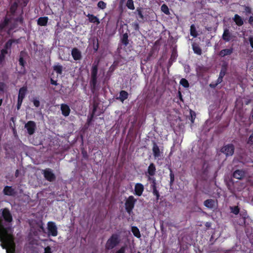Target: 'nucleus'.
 Segmentation results:
<instances>
[{"label":"nucleus","mask_w":253,"mask_h":253,"mask_svg":"<svg viewBox=\"0 0 253 253\" xmlns=\"http://www.w3.org/2000/svg\"><path fill=\"white\" fill-rule=\"evenodd\" d=\"M248 23L253 27V16H251L248 20Z\"/></svg>","instance_id":"56"},{"label":"nucleus","mask_w":253,"mask_h":253,"mask_svg":"<svg viewBox=\"0 0 253 253\" xmlns=\"http://www.w3.org/2000/svg\"><path fill=\"white\" fill-rule=\"evenodd\" d=\"M244 176L245 172L243 170H236L233 173V177L238 179H242Z\"/></svg>","instance_id":"18"},{"label":"nucleus","mask_w":253,"mask_h":253,"mask_svg":"<svg viewBox=\"0 0 253 253\" xmlns=\"http://www.w3.org/2000/svg\"><path fill=\"white\" fill-rule=\"evenodd\" d=\"M97 6L102 9H104L106 7V3L103 1H99L97 3Z\"/></svg>","instance_id":"43"},{"label":"nucleus","mask_w":253,"mask_h":253,"mask_svg":"<svg viewBox=\"0 0 253 253\" xmlns=\"http://www.w3.org/2000/svg\"><path fill=\"white\" fill-rule=\"evenodd\" d=\"M126 6L130 10H134L135 8L133 0H127Z\"/></svg>","instance_id":"37"},{"label":"nucleus","mask_w":253,"mask_h":253,"mask_svg":"<svg viewBox=\"0 0 253 253\" xmlns=\"http://www.w3.org/2000/svg\"><path fill=\"white\" fill-rule=\"evenodd\" d=\"M120 242L119 236L117 234H113L108 239L105 245V249L110 250L116 247Z\"/></svg>","instance_id":"3"},{"label":"nucleus","mask_w":253,"mask_h":253,"mask_svg":"<svg viewBox=\"0 0 253 253\" xmlns=\"http://www.w3.org/2000/svg\"><path fill=\"white\" fill-rule=\"evenodd\" d=\"M233 48L231 47L229 48H226L220 50L218 55L221 57H224L226 56L230 55L233 52Z\"/></svg>","instance_id":"15"},{"label":"nucleus","mask_w":253,"mask_h":253,"mask_svg":"<svg viewBox=\"0 0 253 253\" xmlns=\"http://www.w3.org/2000/svg\"><path fill=\"white\" fill-rule=\"evenodd\" d=\"M148 180L151 182L152 184L151 185V187L152 189H153L154 187H157V183H156V180L155 178L148 176Z\"/></svg>","instance_id":"38"},{"label":"nucleus","mask_w":253,"mask_h":253,"mask_svg":"<svg viewBox=\"0 0 253 253\" xmlns=\"http://www.w3.org/2000/svg\"><path fill=\"white\" fill-rule=\"evenodd\" d=\"M86 16L88 18L89 22L96 23L97 25L100 23L99 19L93 14H88Z\"/></svg>","instance_id":"24"},{"label":"nucleus","mask_w":253,"mask_h":253,"mask_svg":"<svg viewBox=\"0 0 253 253\" xmlns=\"http://www.w3.org/2000/svg\"><path fill=\"white\" fill-rule=\"evenodd\" d=\"M50 83H51V84L54 85H57L58 84L57 81L54 80L52 79H50Z\"/></svg>","instance_id":"61"},{"label":"nucleus","mask_w":253,"mask_h":253,"mask_svg":"<svg viewBox=\"0 0 253 253\" xmlns=\"http://www.w3.org/2000/svg\"><path fill=\"white\" fill-rule=\"evenodd\" d=\"M122 43L125 45V46H127L128 44V34L127 33H125L123 35L122 38L121 39Z\"/></svg>","instance_id":"31"},{"label":"nucleus","mask_w":253,"mask_h":253,"mask_svg":"<svg viewBox=\"0 0 253 253\" xmlns=\"http://www.w3.org/2000/svg\"><path fill=\"white\" fill-rule=\"evenodd\" d=\"M0 238L2 242L1 246L3 249H6L7 253H14L16 245L12 235L8 233L7 229L5 228L0 219Z\"/></svg>","instance_id":"1"},{"label":"nucleus","mask_w":253,"mask_h":253,"mask_svg":"<svg viewBox=\"0 0 253 253\" xmlns=\"http://www.w3.org/2000/svg\"><path fill=\"white\" fill-rule=\"evenodd\" d=\"M180 84L185 88H187L189 86V84L188 81L184 78H182L180 80Z\"/></svg>","instance_id":"39"},{"label":"nucleus","mask_w":253,"mask_h":253,"mask_svg":"<svg viewBox=\"0 0 253 253\" xmlns=\"http://www.w3.org/2000/svg\"><path fill=\"white\" fill-rule=\"evenodd\" d=\"M18 7V4L17 2H14L10 6V11L14 13L15 12Z\"/></svg>","instance_id":"42"},{"label":"nucleus","mask_w":253,"mask_h":253,"mask_svg":"<svg viewBox=\"0 0 253 253\" xmlns=\"http://www.w3.org/2000/svg\"><path fill=\"white\" fill-rule=\"evenodd\" d=\"M233 20L238 26H241L244 24L243 19L237 14H236L234 15V17L233 18Z\"/></svg>","instance_id":"22"},{"label":"nucleus","mask_w":253,"mask_h":253,"mask_svg":"<svg viewBox=\"0 0 253 253\" xmlns=\"http://www.w3.org/2000/svg\"><path fill=\"white\" fill-rule=\"evenodd\" d=\"M22 102L23 100H17V109L18 110L20 109Z\"/></svg>","instance_id":"53"},{"label":"nucleus","mask_w":253,"mask_h":253,"mask_svg":"<svg viewBox=\"0 0 253 253\" xmlns=\"http://www.w3.org/2000/svg\"><path fill=\"white\" fill-rule=\"evenodd\" d=\"M192 48L194 53L198 55H201L202 53V49L199 45L197 44H193L192 45Z\"/></svg>","instance_id":"29"},{"label":"nucleus","mask_w":253,"mask_h":253,"mask_svg":"<svg viewBox=\"0 0 253 253\" xmlns=\"http://www.w3.org/2000/svg\"><path fill=\"white\" fill-rule=\"evenodd\" d=\"M126 248L123 246L118 251L116 252V253H125Z\"/></svg>","instance_id":"51"},{"label":"nucleus","mask_w":253,"mask_h":253,"mask_svg":"<svg viewBox=\"0 0 253 253\" xmlns=\"http://www.w3.org/2000/svg\"><path fill=\"white\" fill-rule=\"evenodd\" d=\"M9 19L5 17L3 21L0 23V34L3 32V29L8 25Z\"/></svg>","instance_id":"27"},{"label":"nucleus","mask_w":253,"mask_h":253,"mask_svg":"<svg viewBox=\"0 0 253 253\" xmlns=\"http://www.w3.org/2000/svg\"><path fill=\"white\" fill-rule=\"evenodd\" d=\"M48 235L53 237L58 234L57 227L54 222L49 221L47 223Z\"/></svg>","instance_id":"6"},{"label":"nucleus","mask_w":253,"mask_h":253,"mask_svg":"<svg viewBox=\"0 0 253 253\" xmlns=\"http://www.w3.org/2000/svg\"><path fill=\"white\" fill-rule=\"evenodd\" d=\"M128 97V93L125 90H121L119 93V97L118 99L122 102H123Z\"/></svg>","instance_id":"25"},{"label":"nucleus","mask_w":253,"mask_h":253,"mask_svg":"<svg viewBox=\"0 0 253 253\" xmlns=\"http://www.w3.org/2000/svg\"><path fill=\"white\" fill-rule=\"evenodd\" d=\"M2 216L4 220L8 222H10L12 220V216L7 208H4L2 211Z\"/></svg>","instance_id":"13"},{"label":"nucleus","mask_w":253,"mask_h":253,"mask_svg":"<svg viewBox=\"0 0 253 253\" xmlns=\"http://www.w3.org/2000/svg\"><path fill=\"white\" fill-rule=\"evenodd\" d=\"M5 55L0 53V66L4 62Z\"/></svg>","instance_id":"48"},{"label":"nucleus","mask_w":253,"mask_h":253,"mask_svg":"<svg viewBox=\"0 0 253 253\" xmlns=\"http://www.w3.org/2000/svg\"><path fill=\"white\" fill-rule=\"evenodd\" d=\"M2 193L4 195L14 197L16 195L15 189L10 186L4 187Z\"/></svg>","instance_id":"10"},{"label":"nucleus","mask_w":253,"mask_h":253,"mask_svg":"<svg viewBox=\"0 0 253 253\" xmlns=\"http://www.w3.org/2000/svg\"><path fill=\"white\" fill-rule=\"evenodd\" d=\"M222 81H223V78L218 76V78L217 79L216 83L218 84H220L222 82Z\"/></svg>","instance_id":"60"},{"label":"nucleus","mask_w":253,"mask_h":253,"mask_svg":"<svg viewBox=\"0 0 253 253\" xmlns=\"http://www.w3.org/2000/svg\"><path fill=\"white\" fill-rule=\"evenodd\" d=\"M48 18L46 16L41 17L37 20V24L41 26H45L47 25Z\"/></svg>","instance_id":"23"},{"label":"nucleus","mask_w":253,"mask_h":253,"mask_svg":"<svg viewBox=\"0 0 253 253\" xmlns=\"http://www.w3.org/2000/svg\"><path fill=\"white\" fill-rule=\"evenodd\" d=\"M134 27L135 30H138L139 28V24L138 23H135L134 25Z\"/></svg>","instance_id":"64"},{"label":"nucleus","mask_w":253,"mask_h":253,"mask_svg":"<svg viewBox=\"0 0 253 253\" xmlns=\"http://www.w3.org/2000/svg\"><path fill=\"white\" fill-rule=\"evenodd\" d=\"M190 35L194 38H196L198 36V33L196 30L195 26L194 24H192L190 26Z\"/></svg>","instance_id":"30"},{"label":"nucleus","mask_w":253,"mask_h":253,"mask_svg":"<svg viewBox=\"0 0 253 253\" xmlns=\"http://www.w3.org/2000/svg\"><path fill=\"white\" fill-rule=\"evenodd\" d=\"M98 63L94 62L91 69V78L89 82L90 90L92 93L96 90Z\"/></svg>","instance_id":"2"},{"label":"nucleus","mask_w":253,"mask_h":253,"mask_svg":"<svg viewBox=\"0 0 253 253\" xmlns=\"http://www.w3.org/2000/svg\"><path fill=\"white\" fill-rule=\"evenodd\" d=\"M61 110L62 114L65 117L68 116L71 112L69 106L66 104H62L61 105Z\"/></svg>","instance_id":"16"},{"label":"nucleus","mask_w":253,"mask_h":253,"mask_svg":"<svg viewBox=\"0 0 253 253\" xmlns=\"http://www.w3.org/2000/svg\"><path fill=\"white\" fill-rule=\"evenodd\" d=\"M98 48H99V43L97 42L95 45H93V49H94V51L96 52L98 50Z\"/></svg>","instance_id":"62"},{"label":"nucleus","mask_w":253,"mask_h":253,"mask_svg":"<svg viewBox=\"0 0 253 253\" xmlns=\"http://www.w3.org/2000/svg\"><path fill=\"white\" fill-rule=\"evenodd\" d=\"M27 91V88L26 86H23L19 89L18 99L20 100H23L25 98L26 92Z\"/></svg>","instance_id":"17"},{"label":"nucleus","mask_w":253,"mask_h":253,"mask_svg":"<svg viewBox=\"0 0 253 253\" xmlns=\"http://www.w3.org/2000/svg\"><path fill=\"white\" fill-rule=\"evenodd\" d=\"M5 84L3 82H0V91H3Z\"/></svg>","instance_id":"54"},{"label":"nucleus","mask_w":253,"mask_h":253,"mask_svg":"<svg viewBox=\"0 0 253 253\" xmlns=\"http://www.w3.org/2000/svg\"><path fill=\"white\" fill-rule=\"evenodd\" d=\"M33 103L34 106H36V107H39L40 105V101L36 99L33 100Z\"/></svg>","instance_id":"50"},{"label":"nucleus","mask_w":253,"mask_h":253,"mask_svg":"<svg viewBox=\"0 0 253 253\" xmlns=\"http://www.w3.org/2000/svg\"><path fill=\"white\" fill-rule=\"evenodd\" d=\"M249 41L250 42L251 46L253 48V36H250L249 38Z\"/></svg>","instance_id":"55"},{"label":"nucleus","mask_w":253,"mask_h":253,"mask_svg":"<svg viewBox=\"0 0 253 253\" xmlns=\"http://www.w3.org/2000/svg\"><path fill=\"white\" fill-rule=\"evenodd\" d=\"M82 154H83V157L84 159H88V155H87V152L86 151H83Z\"/></svg>","instance_id":"63"},{"label":"nucleus","mask_w":253,"mask_h":253,"mask_svg":"<svg viewBox=\"0 0 253 253\" xmlns=\"http://www.w3.org/2000/svg\"><path fill=\"white\" fill-rule=\"evenodd\" d=\"M152 189V193L154 196H156V200L157 202L160 199V193L159 191L157 190V187H154Z\"/></svg>","instance_id":"36"},{"label":"nucleus","mask_w":253,"mask_h":253,"mask_svg":"<svg viewBox=\"0 0 253 253\" xmlns=\"http://www.w3.org/2000/svg\"><path fill=\"white\" fill-rule=\"evenodd\" d=\"M178 98L180 99V100L183 102V99L182 97V94H181V92L179 91H178Z\"/></svg>","instance_id":"59"},{"label":"nucleus","mask_w":253,"mask_h":253,"mask_svg":"<svg viewBox=\"0 0 253 253\" xmlns=\"http://www.w3.org/2000/svg\"><path fill=\"white\" fill-rule=\"evenodd\" d=\"M152 152L155 159H159L163 154V152L160 151L159 146L155 142L153 143Z\"/></svg>","instance_id":"11"},{"label":"nucleus","mask_w":253,"mask_h":253,"mask_svg":"<svg viewBox=\"0 0 253 253\" xmlns=\"http://www.w3.org/2000/svg\"><path fill=\"white\" fill-rule=\"evenodd\" d=\"M235 38L230 30L226 28L224 29L223 33L222 36V39L225 42H229L230 41H233Z\"/></svg>","instance_id":"7"},{"label":"nucleus","mask_w":253,"mask_h":253,"mask_svg":"<svg viewBox=\"0 0 253 253\" xmlns=\"http://www.w3.org/2000/svg\"><path fill=\"white\" fill-rule=\"evenodd\" d=\"M71 54L73 59L77 61L81 59V52L77 48H73L71 51Z\"/></svg>","instance_id":"14"},{"label":"nucleus","mask_w":253,"mask_h":253,"mask_svg":"<svg viewBox=\"0 0 253 253\" xmlns=\"http://www.w3.org/2000/svg\"><path fill=\"white\" fill-rule=\"evenodd\" d=\"M244 11L246 13V15H248L252 13V8L249 6H244Z\"/></svg>","instance_id":"45"},{"label":"nucleus","mask_w":253,"mask_h":253,"mask_svg":"<svg viewBox=\"0 0 253 253\" xmlns=\"http://www.w3.org/2000/svg\"><path fill=\"white\" fill-rule=\"evenodd\" d=\"M136 199L133 196H129L126 200L125 203L126 211L130 214L132 212Z\"/></svg>","instance_id":"4"},{"label":"nucleus","mask_w":253,"mask_h":253,"mask_svg":"<svg viewBox=\"0 0 253 253\" xmlns=\"http://www.w3.org/2000/svg\"><path fill=\"white\" fill-rule=\"evenodd\" d=\"M156 169L155 165L154 163H151L147 169V173L149 174V176L152 177L156 173Z\"/></svg>","instance_id":"19"},{"label":"nucleus","mask_w":253,"mask_h":253,"mask_svg":"<svg viewBox=\"0 0 253 253\" xmlns=\"http://www.w3.org/2000/svg\"><path fill=\"white\" fill-rule=\"evenodd\" d=\"M170 173H169V176H170V182L169 184L170 185H172V184L174 182V174L171 169V168H169Z\"/></svg>","instance_id":"41"},{"label":"nucleus","mask_w":253,"mask_h":253,"mask_svg":"<svg viewBox=\"0 0 253 253\" xmlns=\"http://www.w3.org/2000/svg\"><path fill=\"white\" fill-rule=\"evenodd\" d=\"M144 190V186L141 183H137L134 185V192L135 195L137 196H141Z\"/></svg>","instance_id":"12"},{"label":"nucleus","mask_w":253,"mask_h":253,"mask_svg":"<svg viewBox=\"0 0 253 253\" xmlns=\"http://www.w3.org/2000/svg\"><path fill=\"white\" fill-rule=\"evenodd\" d=\"M218 85V84L215 82V83H211V84H210V86L211 87V88H215V87Z\"/></svg>","instance_id":"58"},{"label":"nucleus","mask_w":253,"mask_h":253,"mask_svg":"<svg viewBox=\"0 0 253 253\" xmlns=\"http://www.w3.org/2000/svg\"><path fill=\"white\" fill-rule=\"evenodd\" d=\"M247 143L248 144H250V145H253V132L252 133V134L250 135L249 137L248 138Z\"/></svg>","instance_id":"46"},{"label":"nucleus","mask_w":253,"mask_h":253,"mask_svg":"<svg viewBox=\"0 0 253 253\" xmlns=\"http://www.w3.org/2000/svg\"><path fill=\"white\" fill-rule=\"evenodd\" d=\"M44 253H52L51 248L49 246L45 247Z\"/></svg>","instance_id":"52"},{"label":"nucleus","mask_w":253,"mask_h":253,"mask_svg":"<svg viewBox=\"0 0 253 253\" xmlns=\"http://www.w3.org/2000/svg\"><path fill=\"white\" fill-rule=\"evenodd\" d=\"M53 69L58 74H61L62 73L63 67L61 65H54L53 67Z\"/></svg>","instance_id":"33"},{"label":"nucleus","mask_w":253,"mask_h":253,"mask_svg":"<svg viewBox=\"0 0 253 253\" xmlns=\"http://www.w3.org/2000/svg\"><path fill=\"white\" fill-rule=\"evenodd\" d=\"M17 42V41L14 39H9L4 44L3 47L8 50L9 53H11V48L13 43Z\"/></svg>","instance_id":"20"},{"label":"nucleus","mask_w":253,"mask_h":253,"mask_svg":"<svg viewBox=\"0 0 253 253\" xmlns=\"http://www.w3.org/2000/svg\"><path fill=\"white\" fill-rule=\"evenodd\" d=\"M0 53L2 54H4L5 55H6L7 54H8V53H9V51L8 50L6 49V48H3L1 50H0Z\"/></svg>","instance_id":"49"},{"label":"nucleus","mask_w":253,"mask_h":253,"mask_svg":"<svg viewBox=\"0 0 253 253\" xmlns=\"http://www.w3.org/2000/svg\"><path fill=\"white\" fill-rule=\"evenodd\" d=\"M25 127L27 129L28 134L32 135L35 132L36 125L35 122L30 121L25 124Z\"/></svg>","instance_id":"9"},{"label":"nucleus","mask_w":253,"mask_h":253,"mask_svg":"<svg viewBox=\"0 0 253 253\" xmlns=\"http://www.w3.org/2000/svg\"><path fill=\"white\" fill-rule=\"evenodd\" d=\"M204 205L207 208L212 209L215 207V201L213 199H208L204 201Z\"/></svg>","instance_id":"21"},{"label":"nucleus","mask_w":253,"mask_h":253,"mask_svg":"<svg viewBox=\"0 0 253 253\" xmlns=\"http://www.w3.org/2000/svg\"><path fill=\"white\" fill-rule=\"evenodd\" d=\"M24 53V52L23 51H21L20 53V56L19 59V64L20 66L24 67L26 62L25 61L23 54Z\"/></svg>","instance_id":"34"},{"label":"nucleus","mask_w":253,"mask_h":253,"mask_svg":"<svg viewBox=\"0 0 253 253\" xmlns=\"http://www.w3.org/2000/svg\"><path fill=\"white\" fill-rule=\"evenodd\" d=\"M235 147L232 144H229L223 146L220 151L224 153L226 157L232 156L234 153Z\"/></svg>","instance_id":"5"},{"label":"nucleus","mask_w":253,"mask_h":253,"mask_svg":"<svg viewBox=\"0 0 253 253\" xmlns=\"http://www.w3.org/2000/svg\"><path fill=\"white\" fill-rule=\"evenodd\" d=\"M37 226L38 228L42 229L43 231L44 230V228L43 226V224L42 222H40L37 224Z\"/></svg>","instance_id":"57"},{"label":"nucleus","mask_w":253,"mask_h":253,"mask_svg":"<svg viewBox=\"0 0 253 253\" xmlns=\"http://www.w3.org/2000/svg\"><path fill=\"white\" fill-rule=\"evenodd\" d=\"M177 57V53L176 50L175 48H173L169 62H174L176 60Z\"/></svg>","instance_id":"32"},{"label":"nucleus","mask_w":253,"mask_h":253,"mask_svg":"<svg viewBox=\"0 0 253 253\" xmlns=\"http://www.w3.org/2000/svg\"><path fill=\"white\" fill-rule=\"evenodd\" d=\"M161 9L162 11L163 12H164L165 14H166V15L170 14L169 8L168 7V6L166 4H163L161 6Z\"/></svg>","instance_id":"35"},{"label":"nucleus","mask_w":253,"mask_h":253,"mask_svg":"<svg viewBox=\"0 0 253 253\" xmlns=\"http://www.w3.org/2000/svg\"><path fill=\"white\" fill-rule=\"evenodd\" d=\"M131 232H132L133 235L136 238H140L141 237V234L137 227L132 226L131 227Z\"/></svg>","instance_id":"28"},{"label":"nucleus","mask_w":253,"mask_h":253,"mask_svg":"<svg viewBox=\"0 0 253 253\" xmlns=\"http://www.w3.org/2000/svg\"><path fill=\"white\" fill-rule=\"evenodd\" d=\"M43 174L44 178L49 182H53L56 179L55 174L50 169H46L43 171Z\"/></svg>","instance_id":"8"},{"label":"nucleus","mask_w":253,"mask_h":253,"mask_svg":"<svg viewBox=\"0 0 253 253\" xmlns=\"http://www.w3.org/2000/svg\"><path fill=\"white\" fill-rule=\"evenodd\" d=\"M231 212L235 215H237L240 212V209L238 206L230 207Z\"/></svg>","instance_id":"40"},{"label":"nucleus","mask_w":253,"mask_h":253,"mask_svg":"<svg viewBox=\"0 0 253 253\" xmlns=\"http://www.w3.org/2000/svg\"><path fill=\"white\" fill-rule=\"evenodd\" d=\"M97 105L95 104H93V109H92V113H91V118L94 117V116L95 113L97 110Z\"/></svg>","instance_id":"47"},{"label":"nucleus","mask_w":253,"mask_h":253,"mask_svg":"<svg viewBox=\"0 0 253 253\" xmlns=\"http://www.w3.org/2000/svg\"><path fill=\"white\" fill-rule=\"evenodd\" d=\"M136 11L137 12L138 17L142 20H143L144 16L142 13V8L140 7L137 8L136 9Z\"/></svg>","instance_id":"44"},{"label":"nucleus","mask_w":253,"mask_h":253,"mask_svg":"<svg viewBox=\"0 0 253 253\" xmlns=\"http://www.w3.org/2000/svg\"><path fill=\"white\" fill-rule=\"evenodd\" d=\"M227 70V64L223 63L222 65L221 69L219 73V77L223 78L226 75Z\"/></svg>","instance_id":"26"}]
</instances>
